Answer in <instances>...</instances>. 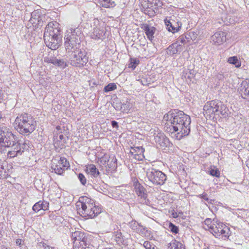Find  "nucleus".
Returning a JSON list of instances; mask_svg holds the SVG:
<instances>
[{"label": "nucleus", "instance_id": "nucleus-1", "mask_svg": "<svg viewBox=\"0 0 249 249\" xmlns=\"http://www.w3.org/2000/svg\"><path fill=\"white\" fill-rule=\"evenodd\" d=\"M163 119L166 121L165 130L171 133L177 132V139L180 140L190 134L191 118L183 111L171 110L164 115Z\"/></svg>", "mask_w": 249, "mask_h": 249}, {"label": "nucleus", "instance_id": "nucleus-2", "mask_svg": "<svg viewBox=\"0 0 249 249\" xmlns=\"http://www.w3.org/2000/svg\"><path fill=\"white\" fill-rule=\"evenodd\" d=\"M204 115L207 119L226 118L230 113L227 106L219 100L207 102L203 107Z\"/></svg>", "mask_w": 249, "mask_h": 249}, {"label": "nucleus", "instance_id": "nucleus-3", "mask_svg": "<svg viewBox=\"0 0 249 249\" xmlns=\"http://www.w3.org/2000/svg\"><path fill=\"white\" fill-rule=\"evenodd\" d=\"M36 121L33 117L27 113L19 114L14 122L15 129L21 134L28 136L35 129Z\"/></svg>", "mask_w": 249, "mask_h": 249}, {"label": "nucleus", "instance_id": "nucleus-4", "mask_svg": "<svg viewBox=\"0 0 249 249\" xmlns=\"http://www.w3.org/2000/svg\"><path fill=\"white\" fill-rule=\"evenodd\" d=\"M77 206L81 207L79 209V213L84 217L92 218L101 213V209L96 206L94 200L87 196H84L80 197Z\"/></svg>", "mask_w": 249, "mask_h": 249}, {"label": "nucleus", "instance_id": "nucleus-5", "mask_svg": "<svg viewBox=\"0 0 249 249\" xmlns=\"http://www.w3.org/2000/svg\"><path fill=\"white\" fill-rule=\"evenodd\" d=\"M82 35V31L79 28L69 29L65 37V47L69 53L79 50Z\"/></svg>", "mask_w": 249, "mask_h": 249}, {"label": "nucleus", "instance_id": "nucleus-6", "mask_svg": "<svg viewBox=\"0 0 249 249\" xmlns=\"http://www.w3.org/2000/svg\"><path fill=\"white\" fill-rule=\"evenodd\" d=\"M54 24L49 22L46 26L44 33V41L46 46L52 50H55L58 48L62 36L60 31L53 27Z\"/></svg>", "mask_w": 249, "mask_h": 249}, {"label": "nucleus", "instance_id": "nucleus-7", "mask_svg": "<svg viewBox=\"0 0 249 249\" xmlns=\"http://www.w3.org/2000/svg\"><path fill=\"white\" fill-rule=\"evenodd\" d=\"M70 53L69 58V62L73 67H83L88 62V57L87 56V53L84 50H79Z\"/></svg>", "mask_w": 249, "mask_h": 249}, {"label": "nucleus", "instance_id": "nucleus-8", "mask_svg": "<svg viewBox=\"0 0 249 249\" xmlns=\"http://www.w3.org/2000/svg\"><path fill=\"white\" fill-rule=\"evenodd\" d=\"M31 144L28 140L24 141L22 143L16 140L8 148L10 149L7 152V156L14 158L21 156L25 150H28Z\"/></svg>", "mask_w": 249, "mask_h": 249}, {"label": "nucleus", "instance_id": "nucleus-9", "mask_svg": "<svg viewBox=\"0 0 249 249\" xmlns=\"http://www.w3.org/2000/svg\"><path fill=\"white\" fill-rule=\"evenodd\" d=\"M148 180L156 185H163L166 180V176L161 171L154 168H149L146 173Z\"/></svg>", "mask_w": 249, "mask_h": 249}, {"label": "nucleus", "instance_id": "nucleus-10", "mask_svg": "<svg viewBox=\"0 0 249 249\" xmlns=\"http://www.w3.org/2000/svg\"><path fill=\"white\" fill-rule=\"evenodd\" d=\"M15 141V136L12 132L3 130L0 137V151L3 148H8Z\"/></svg>", "mask_w": 249, "mask_h": 249}, {"label": "nucleus", "instance_id": "nucleus-11", "mask_svg": "<svg viewBox=\"0 0 249 249\" xmlns=\"http://www.w3.org/2000/svg\"><path fill=\"white\" fill-rule=\"evenodd\" d=\"M44 18V15L42 13L41 10L37 9L31 13V18L29 21L34 27L38 28L43 25V19Z\"/></svg>", "mask_w": 249, "mask_h": 249}, {"label": "nucleus", "instance_id": "nucleus-12", "mask_svg": "<svg viewBox=\"0 0 249 249\" xmlns=\"http://www.w3.org/2000/svg\"><path fill=\"white\" fill-rule=\"evenodd\" d=\"M210 231L216 237L221 235L227 237L228 236L229 229L222 223H218L217 225H210Z\"/></svg>", "mask_w": 249, "mask_h": 249}, {"label": "nucleus", "instance_id": "nucleus-13", "mask_svg": "<svg viewBox=\"0 0 249 249\" xmlns=\"http://www.w3.org/2000/svg\"><path fill=\"white\" fill-rule=\"evenodd\" d=\"M134 189L136 193L139 197V201L142 204L147 203V195L145 189L138 182L134 183Z\"/></svg>", "mask_w": 249, "mask_h": 249}, {"label": "nucleus", "instance_id": "nucleus-14", "mask_svg": "<svg viewBox=\"0 0 249 249\" xmlns=\"http://www.w3.org/2000/svg\"><path fill=\"white\" fill-rule=\"evenodd\" d=\"M154 141L155 142L161 147H167L170 145V141L164 133L161 132L154 133Z\"/></svg>", "mask_w": 249, "mask_h": 249}, {"label": "nucleus", "instance_id": "nucleus-15", "mask_svg": "<svg viewBox=\"0 0 249 249\" xmlns=\"http://www.w3.org/2000/svg\"><path fill=\"white\" fill-rule=\"evenodd\" d=\"M165 24L166 26V28L169 32L173 33L178 32L181 27L182 24L181 22L177 20L176 21L173 19L164 20Z\"/></svg>", "mask_w": 249, "mask_h": 249}, {"label": "nucleus", "instance_id": "nucleus-16", "mask_svg": "<svg viewBox=\"0 0 249 249\" xmlns=\"http://www.w3.org/2000/svg\"><path fill=\"white\" fill-rule=\"evenodd\" d=\"M213 43L216 45H221L226 41V33L222 31H217L211 36Z\"/></svg>", "mask_w": 249, "mask_h": 249}, {"label": "nucleus", "instance_id": "nucleus-17", "mask_svg": "<svg viewBox=\"0 0 249 249\" xmlns=\"http://www.w3.org/2000/svg\"><path fill=\"white\" fill-rule=\"evenodd\" d=\"M181 49V44L179 41H177L167 48V53L170 55L177 54L182 51Z\"/></svg>", "mask_w": 249, "mask_h": 249}, {"label": "nucleus", "instance_id": "nucleus-18", "mask_svg": "<svg viewBox=\"0 0 249 249\" xmlns=\"http://www.w3.org/2000/svg\"><path fill=\"white\" fill-rule=\"evenodd\" d=\"M143 29L147 37V38L152 40L154 38V34L156 31V28L153 26H149L147 24H143L141 27Z\"/></svg>", "mask_w": 249, "mask_h": 249}, {"label": "nucleus", "instance_id": "nucleus-19", "mask_svg": "<svg viewBox=\"0 0 249 249\" xmlns=\"http://www.w3.org/2000/svg\"><path fill=\"white\" fill-rule=\"evenodd\" d=\"M117 160L115 156L112 155L109 156V159L107 160V168L108 171L113 172L116 170L117 167Z\"/></svg>", "mask_w": 249, "mask_h": 249}, {"label": "nucleus", "instance_id": "nucleus-20", "mask_svg": "<svg viewBox=\"0 0 249 249\" xmlns=\"http://www.w3.org/2000/svg\"><path fill=\"white\" fill-rule=\"evenodd\" d=\"M133 151H131L132 155H134V157L138 160H142L144 158L143 152L144 149L142 147H135L132 148Z\"/></svg>", "mask_w": 249, "mask_h": 249}, {"label": "nucleus", "instance_id": "nucleus-21", "mask_svg": "<svg viewBox=\"0 0 249 249\" xmlns=\"http://www.w3.org/2000/svg\"><path fill=\"white\" fill-rule=\"evenodd\" d=\"M86 171L94 178H97L100 175L98 169L94 164H89L86 167Z\"/></svg>", "mask_w": 249, "mask_h": 249}, {"label": "nucleus", "instance_id": "nucleus-22", "mask_svg": "<svg viewBox=\"0 0 249 249\" xmlns=\"http://www.w3.org/2000/svg\"><path fill=\"white\" fill-rule=\"evenodd\" d=\"M49 203L47 202L39 201L36 203L33 207V211L38 212L41 210H46L48 208Z\"/></svg>", "mask_w": 249, "mask_h": 249}, {"label": "nucleus", "instance_id": "nucleus-23", "mask_svg": "<svg viewBox=\"0 0 249 249\" xmlns=\"http://www.w3.org/2000/svg\"><path fill=\"white\" fill-rule=\"evenodd\" d=\"M168 249H185L184 246L176 240H172L168 244Z\"/></svg>", "mask_w": 249, "mask_h": 249}, {"label": "nucleus", "instance_id": "nucleus-24", "mask_svg": "<svg viewBox=\"0 0 249 249\" xmlns=\"http://www.w3.org/2000/svg\"><path fill=\"white\" fill-rule=\"evenodd\" d=\"M104 35V31L103 29L96 27L94 29L92 38L95 39H102Z\"/></svg>", "mask_w": 249, "mask_h": 249}, {"label": "nucleus", "instance_id": "nucleus-25", "mask_svg": "<svg viewBox=\"0 0 249 249\" xmlns=\"http://www.w3.org/2000/svg\"><path fill=\"white\" fill-rule=\"evenodd\" d=\"M143 8V12L145 14L152 17L155 16L156 12L154 10L153 7H148L147 5L145 6H142Z\"/></svg>", "mask_w": 249, "mask_h": 249}, {"label": "nucleus", "instance_id": "nucleus-26", "mask_svg": "<svg viewBox=\"0 0 249 249\" xmlns=\"http://www.w3.org/2000/svg\"><path fill=\"white\" fill-rule=\"evenodd\" d=\"M228 62L230 64L235 65L237 68L240 67L241 66L240 62L235 56L229 57Z\"/></svg>", "mask_w": 249, "mask_h": 249}, {"label": "nucleus", "instance_id": "nucleus-27", "mask_svg": "<svg viewBox=\"0 0 249 249\" xmlns=\"http://www.w3.org/2000/svg\"><path fill=\"white\" fill-rule=\"evenodd\" d=\"M249 87V84L246 81H243L241 83L240 90L242 93H243L245 96H247Z\"/></svg>", "mask_w": 249, "mask_h": 249}, {"label": "nucleus", "instance_id": "nucleus-28", "mask_svg": "<svg viewBox=\"0 0 249 249\" xmlns=\"http://www.w3.org/2000/svg\"><path fill=\"white\" fill-rule=\"evenodd\" d=\"M114 238L118 244H123L124 242V236L120 231H116L114 233Z\"/></svg>", "mask_w": 249, "mask_h": 249}, {"label": "nucleus", "instance_id": "nucleus-29", "mask_svg": "<svg viewBox=\"0 0 249 249\" xmlns=\"http://www.w3.org/2000/svg\"><path fill=\"white\" fill-rule=\"evenodd\" d=\"M54 65L63 69L68 66L67 63L64 59H58L57 58Z\"/></svg>", "mask_w": 249, "mask_h": 249}, {"label": "nucleus", "instance_id": "nucleus-30", "mask_svg": "<svg viewBox=\"0 0 249 249\" xmlns=\"http://www.w3.org/2000/svg\"><path fill=\"white\" fill-rule=\"evenodd\" d=\"M52 169L53 171L56 174L58 175H62L64 170L65 169L64 167H62L61 165L59 164H56L55 165L54 167H52Z\"/></svg>", "mask_w": 249, "mask_h": 249}, {"label": "nucleus", "instance_id": "nucleus-31", "mask_svg": "<svg viewBox=\"0 0 249 249\" xmlns=\"http://www.w3.org/2000/svg\"><path fill=\"white\" fill-rule=\"evenodd\" d=\"M116 85L114 83H111L108 84L107 86H105L104 89V91L105 92H108L110 91H112L116 89Z\"/></svg>", "mask_w": 249, "mask_h": 249}, {"label": "nucleus", "instance_id": "nucleus-32", "mask_svg": "<svg viewBox=\"0 0 249 249\" xmlns=\"http://www.w3.org/2000/svg\"><path fill=\"white\" fill-rule=\"evenodd\" d=\"M130 63L128 65V67L131 68L132 69H134L138 64H139L140 61L136 58H130Z\"/></svg>", "mask_w": 249, "mask_h": 249}, {"label": "nucleus", "instance_id": "nucleus-33", "mask_svg": "<svg viewBox=\"0 0 249 249\" xmlns=\"http://www.w3.org/2000/svg\"><path fill=\"white\" fill-rule=\"evenodd\" d=\"M210 175L212 176L215 177H219L220 176V172L218 169L216 168L215 167L213 168H211L209 171Z\"/></svg>", "mask_w": 249, "mask_h": 249}, {"label": "nucleus", "instance_id": "nucleus-34", "mask_svg": "<svg viewBox=\"0 0 249 249\" xmlns=\"http://www.w3.org/2000/svg\"><path fill=\"white\" fill-rule=\"evenodd\" d=\"M198 196L202 198V199H204V200L206 201L209 204H213L214 201V200L213 199H209L208 198V195L205 193H203L202 194L199 195Z\"/></svg>", "mask_w": 249, "mask_h": 249}, {"label": "nucleus", "instance_id": "nucleus-35", "mask_svg": "<svg viewBox=\"0 0 249 249\" xmlns=\"http://www.w3.org/2000/svg\"><path fill=\"white\" fill-rule=\"evenodd\" d=\"M100 3L104 7L108 8L113 6V4L110 2V0H99Z\"/></svg>", "mask_w": 249, "mask_h": 249}, {"label": "nucleus", "instance_id": "nucleus-36", "mask_svg": "<svg viewBox=\"0 0 249 249\" xmlns=\"http://www.w3.org/2000/svg\"><path fill=\"white\" fill-rule=\"evenodd\" d=\"M58 164L64 168H67L69 166V163L67 160L63 157L60 158V160L58 161Z\"/></svg>", "mask_w": 249, "mask_h": 249}, {"label": "nucleus", "instance_id": "nucleus-37", "mask_svg": "<svg viewBox=\"0 0 249 249\" xmlns=\"http://www.w3.org/2000/svg\"><path fill=\"white\" fill-rule=\"evenodd\" d=\"M169 229L174 233L177 234L178 232V227L171 222H170L169 224Z\"/></svg>", "mask_w": 249, "mask_h": 249}, {"label": "nucleus", "instance_id": "nucleus-38", "mask_svg": "<svg viewBox=\"0 0 249 249\" xmlns=\"http://www.w3.org/2000/svg\"><path fill=\"white\" fill-rule=\"evenodd\" d=\"M88 239L85 237L82 240H81L79 242V244L80 246L83 249H86L87 248H89V244L87 243Z\"/></svg>", "mask_w": 249, "mask_h": 249}, {"label": "nucleus", "instance_id": "nucleus-39", "mask_svg": "<svg viewBox=\"0 0 249 249\" xmlns=\"http://www.w3.org/2000/svg\"><path fill=\"white\" fill-rule=\"evenodd\" d=\"M78 178L82 185H85L86 184L87 179L83 174L79 173Z\"/></svg>", "mask_w": 249, "mask_h": 249}, {"label": "nucleus", "instance_id": "nucleus-40", "mask_svg": "<svg viewBox=\"0 0 249 249\" xmlns=\"http://www.w3.org/2000/svg\"><path fill=\"white\" fill-rule=\"evenodd\" d=\"M154 0H143L142 2V6H145L147 5L148 7H153Z\"/></svg>", "mask_w": 249, "mask_h": 249}, {"label": "nucleus", "instance_id": "nucleus-41", "mask_svg": "<svg viewBox=\"0 0 249 249\" xmlns=\"http://www.w3.org/2000/svg\"><path fill=\"white\" fill-rule=\"evenodd\" d=\"M189 39V37H187L186 36L183 35L179 36V37L178 38V39L177 41H179V42H180V44H181V45L182 44L185 43L186 39Z\"/></svg>", "mask_w": 249, "mask_h": 249}, {"label": "nucleus", "instance_id": "nucleus-42", "mask_svg": "<svg viewBox=\"0 0 249 249\" xmlns=\"http://www.w3.org/2000/svg\"><path fill=\"white\" fill-rule=\"evenodd\" d=\"M56 58L54 56L48 57L45 59V61L48 63H52L54 64Z\"/></svg>", "mask_w": 249, "mask_h": 249}, {"label": "nucleus", "instance_id": "nucleus-43", "mask_svg": "<svg viewBox=\"0 0 249 249\" xmlns=\"http://www.w3.org/2000/svg\"><path fill=\"white\" fill-rule=\"evenodd\" d=\"M131 107L130 103L128 101H126L125 103L122 104L121 108H124V111H128Z\"/></svg>", "mask_w": 249, "mask_h": 249}, {"label": "nucleus", "instance_id": "nucleus-44", "mask_svg": "<svg viewBox=\"0 0 249 249\" xmlns=\"http://www.w3.org/2000/svg\"><path fill=\"white\" fill-rule=\"evenodd\" d=\"M79 234L81 235V232L80 231H76L72 233L71 238L73 240H74V242H75L76 239L77 238V237L78 236Z\"/></svg>", "mask_w": 249, "mask_h": 249}, {"label": "nucleus", "instance_id": "nucleus-45", "mask_svg": "<svg viewBox=\"0 0 249 249\" xmlns=\"http://www.w3.org/2000/svg\"><path fill=\"white\" fill-rule=\"evenodd\" d=\"M109 157L107 155H105L103 157H102L101 162L103 164H107V160L109 159Z\"/></svg>", "mask_w": 249, "mask_h": 249}, {"label": "nucleus", "instance_id": "nucleus-46", "mask_svg": "<svg viewBox=\"0 0 249 249\" xmlns=\"http://www.w3.org/2000/svg\"><path fill=\"white\" fill-rule=\"evenodd\" d=\"M37 245L39 248H43L44 249H47L49 247L43 242H38Z\"/></svg>", "mask_w": 249, "mask_h": 249}, {"label": "nucleus", "instance_id": "nucleus-47", "mask_svg": "<svg viewBox=\"0 0 249 249\" xmlns=\"http://www.w3.org/2000/svg\"><path fill=\"white\" fill-rule=\"evenodd\" d=\"M212 220L210 218H207L204 221L205 224L207 226V228L210 230V225H214L213 224H212Z\"/></svg>", "mask_w": 249, "mask_h": 249}, {"label": "nucleus", "instance_id": "nucleus-48", "mask_svg": "<svg viewBox=\"0 0 249 249\" xmlns=\"http://www.w3.org/2000/svg\"><path fill=\"white\" fill-rule=\"evenodd\" d=\"M154 6H155V8L156 9V7H159L161 6V2L160 0H154L153 7L154 8Z\"/></svg>", "mask_w": 249, "mask_h": 249}, {"label": "nucleus", "instance_id": "nucleus-49", "mask_svg": "<svg viewBox=\"0 0 249 249\" xmlns=\"http://www.w3.org/2000/svg\"><path fill=\"white\" fill-rule=\"evenodd\" d=\"M143 247L146 249H151L152 245L149 241H144L143 244Z\"/></svg>", "mask_w": 249, "mask_h": 249}, {"label": "nucleus", "instance_id": "nucleus-50", "mask_svg": "<svg viewBox=\"0 0 249 249\" xmlns=\"http://www.w3.org/2000/svg\"><path fill=\"white\" fill-rule=\"evenodd\" d=\"M85 237H85V235L84 233L83 232H81V235H80V234H79V235L77 237V238L76 239L75 242H79L81 240L83 239Z\"/></svg>", "mask_w": 249, "mask_h": 249}, {"label": "nucleus", "instance_id": "nucleus-51", "mask_svg": "<svg viewBox=\"0 0 249 249\" xmlns=\"http://www.w3.org/2000/svg\"><path fill=\"white\" fill-rule=\"evenodd\" d=\"M111 125L113 127L116 128H118L119 125H118V123L116 121H112L111 122Z\"/></svg>", "mask_w": 249, "mask_h": 249}, {"label": "nucleus", "instance_id": "nucleus-52", "mask_svg": "<svg viewBox=\"0 0 249 249\" xmlns=\"http://www.w3.org/2000/svg\"><path fill=\"white\" fill-rule=\"evenodd\" d=\"M22 243V240L20 239H18L16 240V244L18 246H20Z\"/></svg>", "mask_w": 249, "mask_h": 249}, {"label": "nucleus", "instance_id": "nucleus-53", "mask_svg": "<svg viewBox=\"0 0 249 249\" xmlns=\"http://www.w3.org/2000/svg\"><path fill=\"white\" fill-rule=\"evenodd\" d=\"M2 95H3V94L2 93V91L1 89H0V103H1V102L2 100Z\"/></svg>", "mask_w": 249, "mask_h": 249}, {"label": "nucleus", "instance_id": "nucleus-54", "mask_svg": "<svg viewBox=\"0 0 249 249\" xmlns=\"http://www.w3.org/2000/svg\"><path fill=\"white\" fill-rule=\"evenodd\" d=\"M59 140H61V141L63 140V139H64L63 135L62 134L60 135L59 136Z\"/></svg>", "mask_w": 249, "mask_h": 249}, {"label": "nucleus", "instance_id": "nucleus-55", "mask_svg": "<svg viewBox=\"0 0 249 249\" xmlns=\"http://www.w3.org/2000/svg\"><path fill=\"white\" fill-rule=\"evenodd\" d=\"M138 81H139L140 82H141L142 85H145V84L143 83L142 79H139V80H138Z\"/></svg>", "mask_w": 249, "mask_h": 249}, {"label": "nucleus", "instance_id": "nucleus-56", "mask_svg": "<svg viewBox=\"0 0 249 249\" xmlns=\"http://www.w3.org/2000/svg\"><path fill=\"white\" fill-rule=\"evenodd\" d=\"M3 118V117H2V114H1V112L0 111V121Z\"/></svg>", "mask_w": 249, "mask_h": 249}, {"label": "nucleus", "instance_id": "nucleus-57", "mask_svg": "<svg viewBox=\"0 0 249 249\" xmlns=\"http://www.w3.org/2000/svg\"><path fill=\"white\" fill-rule=\"evenodd\" d=\"M56 128V129H57L58 131H59V130H60L61 129V127H60V126H57Z\"/></svg>", "mask_w": 249, "mask_h": 249}, {"label": "nucleus", "instance_id": "nucleus-58", "mask_svg": "<svg viewBox=\"0 0 249 249\" xmlns=\"http://www.w3.org/2000/svg\"><path fill=\"white\" fill-rule=\"evenodd\" d=\"M47 249H55L54 248L49 246Z\"/></svg>", "mask_w": 249, "mask_h": 249}, {"label": "nucleus", "instance_id": "nucleus-59", "mask_svg": "<svg viewBox=\"0 0 249 249\" xmlns=\"http://www.w3.org/2000/svg\"><path fill=\"white\" fill-rule=\"evenodd\" d=\"M2 131V130L0 129V137L1 136Z\"/></svg>", "mask_w": 249, "mask_h": 249}, {"label": "nucleus", "instance_id": "nucleus-60", "mask_svg": "<svg viewBox=\"0 0 249 249\" xmlns=\"http://www.w3.org/2000/svg\"><path fill=\"white\" fill-rule=\"evenodd\" d=\"M0 168L1 169H3V166H2V165H0Z\"/></svg>", "mask_w": 249, "mask_h": 249}, {"label": "nucleus", "instance_id": "nucleus-61", "mask_svg": "<svg viewBox=\"0 0 249 249\" xmlns=\"http://www.w3.org/2000/svg\"><path fill=\"white\" fill-rule=\"evenodd\" d=\"M1 249H8L4 247H3Z\"/></svg>", "mask_w": 249, "mask_h": 249}, {"label": "nucleus", "instance_id": "nucleus-62", "mask_svg": "<svg viewBox=\"0 0 249 249\" xmlns=\"http://www.w3.org/2000/svg\"><path fill=\"white\" fill-rule=\"evenodd\" d=\"M247 164L249 165V160L247 161Z\"/></svg>", "mask_w": 249, "mask_h": 249}, {"label": "nucleus", "instance_id": "nucleus-63", "mask_svg": "<svg viewBox=\"0 0 249 249\" xmlns=\"http://www.w3.org/2000/svg\"><path fill=\"white\" fill-rule=\"evenodd\" d=\"M208 249V248H204V249Z\"/></svg>", "mask_w": 249, "mask_h": 249}]
</instances>
